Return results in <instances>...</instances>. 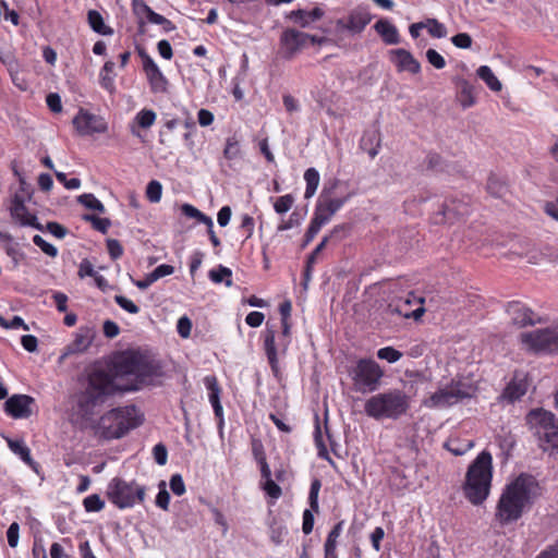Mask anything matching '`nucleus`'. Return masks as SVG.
<instances>
[{
  "mask_svg": "<svg viewBox=\"0 0 558 558\" xmlns=\"http://www.w3.org/2000/svg\"><path fill=\"white\" fill-rule=\"evenodd\" d=\"M538 490L536 478L521 473L504 488L497 502L495 519L501 526L518 521L524 509L533 504Z\"/></svg>",
  "mask_w": 558,
  "mask_h": 558,
  "instance_id": "f257e3e1",
  "label": "nucleus"
},
{
  "mask_svg": "<svg viewBox=\"0 0 558 558\" xmlns=\"http://www.w3.org/2000/svg\"><path fill=\"white\" fill-rule=\"evenodd\" d=\"M160 375V365L138 350H126L112 361L113 378H129L121 391H136L153 377Z\"/></svg>",
  "mask_w": 558,
  "mask_h": 558,
  "instance_id": "f03ea898",
  "label": "nucleus"
},
{
  "mask_svg": "<svg viewBox=\"0 0 558 558\" xmlns=\"http://www.w3.org/2000/svg\"><path fill=\"white\" fill-rule=\"evenodd\" d=\"M121 387L114 381L111 374L101 368H94L87 375L84 390L80 393L77 408L83 417L89 418L95 414V409L102 405L107 399Z\"/></svg>",
  "mask_w": 558,
  "mask_h": 558,
  "instance_id": "7ed1b4c3",
  "label": "nucleus"
},
{
  "mask_svg": "<svg viewBox=\"0 0 558 558\" xmlns=\"http://www.w3.org/2000/svg\"><path fill=\"white\" fill-rule=\"evenodd\" d=\"M493 456L487 450L480 452L468 466L463 493L472 505H482L488 498L493 481Z\"/></svg>",
  "mask_w": 558,
  "mask_h": 558,
  "instance_id": "20e7f679",
  "label": "nucleus"
},
{
  "mask_svg": "<svg viewBox=\"0 0 558 558\" xmlns=\"http://www.w3.org/2000/svg\"><path fill=\"white\" fill-rule=\"evenodd\" d=\"M143 417L135 405L111 409L93 426L95 435L104 440L120 439L142 425Z\"/></svg>",
  "mask_w": 558,
  "mask_h": 558,
  "instance_id": "39448f33",
  "label": "nucleus"
},
{
  "mask_svg": "<svg viewBox=\"0 0 558 558\" xmlns=\"http://www.w3.org/2000/svg\"><path fill=\"white\" fill-rule=\"evenodd\" d=\"M410 408V398L400 389H389L368 398L364 403V412L376 421L384 418L398 420Z\"/></svg>",
  "mask_w": 558,
  "mask_h": 558,
  "instance_id": "423d86ee",
  "label": "nucleus"
},
{
  "mask_svg": "<svg viewBox=\"0 0 558 558\" xmlns=\"http://www.w3.org/2000/svg\"><path fill=\"white\" fill-rule=\"evenodd\" d=\"M525 424L544 450L558 452V417L553 412L532 409L525 415Z\"/></svg>",
  "mask_w": 558,
  "mask_h": 558,
  "instance_id": "0eeeda50",
  "label": "nucleus"
},
{
  "mask_svg": "<svg viewBox=\"0 0 558 558\" xmlns=\"http://www.w3.org/2000/svg\"><path fill=\"white\" fill-rule=\"evenodd\" d=\"M146 495L145 486L135 481L126 482L121 477H113L107 487L108 499L119 509L132 508L136 502H143Z\"/></svg>",
  "mask_w": 558,
  "mask_h": 558,
  "instance_id": "6e6552de",
  "label": "nucleus"
},
{
  "mask_svg": "<svg viewBox=\"0 0 558 558\" xmlns=\"http://www.w3.org/2000/svg\"><path fill=\"white\" fill-rule=\"evenodd\" d=\"M353 390L361 393L374 392L378 389L384 371L372 359H360L350 371Z\"/></svg>",
  "mask_w": 558,
  "mask_h": 558,
  "instance_id": "1a4fd4ad",
  "label": "nucleus"
},
{
  "mask_svg": "<svg viewBox=\"0 0 558 558\" xmlns=\"http://www.w3.org/2000/svg\"><path fill=\"white\" fill-rule=\"evenodd\" d=\"M475 393V387L463 380L452 379L444 388H439L424 401L427 408L445 409L461 400L470 399Z\"/></svg>",
  "mask_w": 558,
  "mask_h": 558,
  "instance_id": "9d476101",
  "label": "nucleus"
},
{
  "mask_svg": "<svg viewBox=\"0 0 558 558\" xmlns=\"http://www.w3.org/2000/svg\"><path fill=\"white\" fill-rule=\"evenodd\" d=\"M339 181L335 180L330 189L325 187L320 194V198L316 204L314 218L322 225L330 221L331 217L348 202L350 194L343 197H329L331 191L338 185Z\"/></svg>",
  "mask_w": 558,
  "mask_h": 558,
  "instance_id": "9b49d317",
  "label": "nucleus"
},
{
  "mask_svg": "<svg viewBox=\"0 0 558 558\" xmlns=\"http://www.w3.org/2000/svg\"><path fill=\"white\" fill-rule=\"evenodd\" d=\"M310 34L301 32L293 27L282 31L279 38V53L282 59L290 61L295 58L304 48L307 47Z\"/></svg>",
  "mask_w": 558,
  "mask_h": 558,
  "instance_id": "f8f14e48",
  "label": "nucleus"
},
{
  "mask_svg": "<svg viewBox=\"0 0 558 558\" xmlns=\"http://www.w3.org/2000/svg\"><path fill=\"white\" fill-rule=\"evenodd\" d=\"M522 342L535 352H557L556 328L537 329L521 335Z\"/></svg>",
  "mask_w": 558,
  "mask_h": 558,
  "instance_id": "ddd939ff",
  "label": "nucleus"
},
{
  "mask_svg": "<svg viewBox=\"0 0 558 558\" xmlns=\"http://www.w3.org/2000/svg\"><path fill=\"white\" fill-rule=\"evenodd\" d=\"M75 130L82 136L101 134L107 132L108 124L100 116L94 114L83 108H80L72 121Z\"/></svg>",
  "mask_w": 558,
  "mask_h": 558,
  "instance_id": "4468645a",
  "label": "nucleus"
},
{
  "mask_svg": "<svg viewBox=\"0 0 558 558\" xmlns=\"http://www.w3.org/2000/svg\"><path fill=\"white\" fill-rule=\"evenodd\" d=\"M530 383L527 374L515 371L513 377L498 397V401L512 404L521 400V398L527 392Z\"/></svg>",
  "mask_w": 558,
  "mask_h": 558,
  "instance_id": "2eb2a0df",
  "label": "nucleus"
},
{
  "mask_svg": "<svg viewBox=\"0 0 558 558\" xmlns=\"http://www.w3.org/2000/svg\"><path fill=\"white\" fill-rule=\"evenodd\" d=\"M28 201L22 198L21 193H15L11 201L10 215L12 219L22 227H32L36 230L44 231L43 225L35 215L28 213L25 204Z\"/></svg>",
  "mask_w": 558,
  "mask_h": 558,
  "instance_id": "dca6fc26",
  "label": "nucleus"
},
{
  "mask_svg": "<svg viewBox=\"0 0 558 558\" xmlns=\"http://www.w3.org/2000/svg\"><path fill=\"white\" fill-rule=\"evenodd\" d=\"M35 399L28 395L16 393L7 398L3 408L4 412L12 418H28L33 414L32 405Z\"/></svg>",
  "mask_w": 558,
  "mask_h": 558,
  "instance_id": "f3484780",
  "label": "nucleus"
},
{
  "mask_svg": "<svg viewBox=\"0 0 558 558\" xmlns=\"http://www.w3.org/2000/svg\"><path fill=\"white\" fill-rule=\"evenodd\" d=\"M320 487L322 483L318 478L312 481L308 493V504L311 509H305L303 511L302 531L305 535L312 533L315 522L314 512L317 513L319 511L318 494Z\"/></svg>",
  "mask_w": 558,
  "mask_h": 558,
  "instance_id": "a211bd4d",
  "label": "nucleus"
},
{
  "mask_svg": "<svg viewBox=\"0 0 558 558\" xmlns=\"http://www.w3.org/2000/svg\"><path fill=\"white\" fill-rule=\"evenodd\" d=\"M97 331L94 326H81L74 335L73 341L66 345L65 354L83 353L94 342Z\"/></svg>",
  "mask_w": 558,
  "mask_h": 558,
  "instance_id": "6ab92c4d",
  "label": "nucleus"
},
{
  "mask_svg": "<svg viewBox=\"0 0 558 558\" xmlns=\"http://www.w3.org/2000/svg\"><path fill=\"white\" fill-rule=\"evenodd\" d=\"M391 62L397 66L399 72L408 71L412 74L421 72V63L413 57V54L403 49H392L389 51Z\"/></svg>",
  "mask_w": 558,
  "mask_h": 558,
  "instance_id": "aec40b11",
  "label": "nucleus"
},
{
  "mask_svg": "<svg viewBox=\"0 0 558 558\" xmlns=\"http://www.w3.org/2000/svg\"><path fill=\"white\" fill-rule=\"evenodd\" d=\"M371 17L366 12L352 11L347 20L339 19L336 23L338 31H349L353 34L361 33L369 23Z\"/></svg>",
  "mask_w": 558,
  "mask_h": 558,
  "instance_id": "412c9836",
  "label": "nucleus"
},
{
  "mask_svg": "<svg viewBox=\"0 0 558 558\" xmlns=\"http://www.w3.org/2000/svg\"><path fill=\"white\" fill-rule=\"evenodd\" d=\"M512 323L519 327L534 325L533 312L519 301L509 302L506 308Z\"/></svg>",
  "mask_w": 558,
  "mask_h": 558,
  "instance_id": "4be33fe9",
  "label": "nucleus"
},
{
  "mask_svg": "<svg viewBox=\"0 0 558 558\" xmlns=\"http://www.w3.org/2000/svg\"><path fill=\"white\" fill-rule=\"evenodd\" d=\"M276 330L267 326L264 338V350L270 365V368L275 376L279 373L278 355L276 348Z\"/></svg>",
  "mask_w": 558,
  "mask_h": 558,
  "instance_id": "5701e85b",
  "label": "nucleus"
},
{
  "mask_svg": "<svg viewBox=\"0 0 558 558\" xmlns=\"http://www.w3.org/2000/svg\"><path fill=\"white\" fill-rule=\"evenodd\" d=\"M8 446L13 453L19 456L21 460L27 464L35 473L39 474L40 464L35 461L31 454V449L23 440H8Z\"/></svg>",
  "mask_w": 558,
  "mask_h": 558,
  "instance_id": "b1692460",
  "label": "nucleus"
},
{
  "mask_svg": "<svg viewBox=\"0 0 558 558\" xmlns=\"http://www.w3.org/2000/svg\"><path fill=\"white\" fill-rule=\"evenodd\" d=\"M386 45H398L401 41L398 28L388 20H379L374 25Z\"/></svg>",
  "mask_w": 558,
  "mask_h": 558,
  "instance_id": "393cba45",
  "label": "nucleus"
},
{
  "mask_svg": "<svg viewBox=\"0 0 558 558\" xmlns=\"http://www.w3.org/2000/svg\"><path fill=\"white\" fill-rule=\"evenodd\" d=\"M380 134L376 130H367L363 133L360 140V148L368 154L374 159L379 151Z\"/></svg>",
  "mask_w": 558,
  "mask_h": 558,
  "instance_id": "a878e982",
  "label": "nucleus"
},
{
  "mask_svg": "<svg viewBox=\"0 0 558 558\" xmlns=\"http://www.w3.org/2000/svg\"><path fill=\"white\" fill-rule=\"evenodd\" d=\"M454 83L459 89L457 98L460 105L464 109L472 107L475 104L472 84L463 77H456Z\"/></svg>",
  "mask_w": 558,
  "mask_h": 558,
  "instance_id": "bb28decb",
  "label": "nucleus"
},
{
  "mask_svg": "<svg viewBox=\"0 0 558 558\" xmlns=\"http://www.w3.org/2000/svg\"><path fill=\"white\" fill-rule=\"evenodd\" d=\"M146 77L150 87V92L154 94H166L168 93L169 81L160 71L156 69L146 73Z\"/></svg>",
  "mask_w": 558,
  "mask_h": 558,
  "instance_id": "cd10ccee",
  "label": "nucleus"
},
{
  "mask_svg": "<svg viewBox=\"0 0 558 558\" xmlns=\"http://www.w3.org/2000/svg\"><path fill=\"white\" fill-rule=\"evenodd\" d=\"M87 22L89 27L99 35L111 36L113 34V28L106 25L102 15L97 10L87 12Z\"/></svg>",
  "mask_w": 558,
  "mask_h": 558,
  "instance_id": "c85d7f7f",
  "label": "nucleus"
},
{
  "mask_svg": "<svg viewBox=\"0 0 558 558\" xmlns=\"http://www.w3.org/2000/svg\"><path fill=\"white\" fill-rule=\"evenodd\" d=\"M314 441L315 446L318 450V457L323 460H326L331 466H336L335 461L330 458L327 447L324 442L319 418L316 415L315 417V430H314Z\"/></svg>",
  "mask_w": 558,
  "mask_h": 558,
  "instance_id": "c756f323",
  "label": "nucleus"
},
{
  "mask_svg": "<svg viewBox=\"0 0 558 558\" xmlns=\"http://www.w3.org/2000/svg\"><path fill=\"white\" fill-rule=\"evenodd\" d=\"M477 76L485 82V84L493 92H500L502 88L501 82L497 78V76L493 73L492 69L488 65H481L476 71Z\"/></svg>",
  "mask_w": 558,
  "mask_h": 558,
  "instance_id": "7c9ffc66",
  "label": "nucleus"
},
{
  "mask_svg": "<svg viewBox=\"0 0 558 558\" xmlns=\"http://www.w3.org/2000/svg\"><path fill=\"white\" fill-rule=\"evenodd\" d=\"M304 180L306 182L304 197L308 199L315 194L318 187L320 180L319 172L315 168H308L304 172Z\"/></svg>",
  "mask_w": 558,
  "mask_h": 558,
  "instance_id": "2f4dec72",
  "label": "nucleus"
},
{
  "mask_svg": "<svg viewBox=\"0 0 558 558\" xmlns=\"http://www.w3.org/2000/svg\"><path fill=\"white\" fill-rule=\"evenodd\" d=\"M232 270L226 266L219 265L209 271V278L215 283H221L225 280L227 287L232 286Z\"/></svg>",
  "mask_w": 558,
  "mask_h": 558,
  "instance_id": "473e14b6",
  "label": "nucleus"
},
{
  "mask_svg": "<svg viewBox=\"0 0 558 558\" xmlns=\"http://www.w3.org/2000/svg\"><path fill=\"white\" fill-rule=\"evenodd\" d=\"M132 9L134 14L140 19L138 21V33H145V22L143 21V16H146L149 10L151 9L144 0H133Z\"/></svg>",
  "mask_w": 558,
  "mask_h": 558,
  "instance_id": "72a5a7b5",
  "label": "nucleus"
},
{
  "mask_svg": "<svg viewBox=\"0 0 558 558\" xmlns=\"http://www.w3.org/2000/svg\"><path fill=\"white\" fill-rule=\"evenodd\" d=\"M132 9L134 14L140 19L138 21V33H145V22L143 21V16H146L149 10L151 9L144 0H133Z\"/></svg>",
  "mask_w": 558,
  "mask_h": 558,
  "instance_id": "f704fd0d",
  "label": "nucleus"
},
{
  "mask_svg": "<svg viewBox=\"0 0 558 558\" xmlns=\"http://www.w3.org/2000/svg\"><path fill=\"white\" fill-rule=\"evenodd\" d=\"M77 202L88 209L105 213L104 204L92 193H84L77 197Z\"/></svg>",
  "mask_w": 558,
  "mask_h": 558,
  "instance_id": "c9c22d12",
  "label": "nucleus"
},
{
  "mask_svg": "<svg viewBox=\"0 0 558 558\" xmlns=\"http://www.w3.org/2000/svg\"><path fill=\"white\" fill-rule=\"evenodd\" d=\"M343 526H344V521L343 520L339 521L338 523H336L332 526V529L329 531V533H328V535L326 537V541H325V544H324V548L337 549L338 541H339V537L342 534Z\"/></svg>",
  "mask_w": 558,
  "mask_h": 558,
  "instance_id": "e433bc0d",
  "label": "nucleus"
},
{
  "mask_svg": "<svg viewBox=\"0 0 558 558\" xmlns=\"http://www.w3.org/2000/svg\"><path fill=\"white\" fill-rule=\"evenodd\" d=\"M205 386L208 390V399L210 403L220 401L221 389L216 376H206L204 378Z\"/></svg>",
  "mask_w": 558,
  "mask_h": 558,
  "instance_id": "4c0bfd02",
  "label": "nucleus"
},
{
  "mask_svg": "<svg viewBox=\"0 0 558 558\" xmlns=\"http://www.w3.org/2000/svg\"><path fill=\"white\" fill-rule=\"evenodd\" d=\"M241 148L240 143L236 138V136H230L226 141V146L223 149V156L228 160H233L240 156Z\"/></svg>",
  "mask_w": 558,
  "mask_h": 558,
  "instance_id": "58836bf2",
  "label": "nucleus"
},
{
  "mask_svg": "<svg viewBox=\"0 0 558 558\" xmlns=\"http://www.w3.org/2000/svg\"><path fill=\"white\" fill-rule=\"evenodd\" d=\"M83 506L86 512H99L105 507V501L98 494H92L83 500Z\"/></svg>",
  "mask_w": 558,
  "mask_h": 558,
  "instance_id": "ea45409f",
  "label": "nucleus"
},
{
  "mask_svg": "<svg viewBox=\"0 0 558 558\" xmlns=\"http://www.w3.org/2000/svg\"><path fill=\"white\" fill-rule=\"evenodd\" d=\"M83 219L85 221H89L95 230L104 234L108 232V229L111 226V220L109 218H100L95 215H84Z\"/></svg>",
  "mask_w": 558,
  "mask_h": 558,
  "instance_id": "a19ab883",
  "label": "nucleus"
},
{
  "mask_svg": "<svg viewBox=\"0 0 558 558\" xmlns=\"http://www.w3.org/2000/svg\"><path fill=\"white\" fill-rule=\"evenodd\" d=\"M135 120L141 128L148 129L155 123L156 113L151 109H143L136 114Z\"/></svg>",
  "mask_w": 558,
  "mask_h": 558,
  "instance_id": "79ce46f5",
  "label": "nucleus"
},
{
  "mask_svg": "<svg viewBox=\"0 0 558 558\" xmlns=\"http://www.w3.org/2000/svg\"><path fill=\"white\" fill-rule=\"evenodd\" d=\"M162 185L157 180H151L146 187L147 199L151 203H158L161 198Z\"/></svg>",
  "mask_w": 558,
  "mask_h": 558,
  "instance_id": "37998d69",
  "label": "nucleus"
},
{
  "mask_svg": "<svg viewBox=\"0 0 558 558\" xmlns=\"http://www.w3.org/2000/svg\"><path fill=\"white\" fill-rule=\"evenodd\" d=\"M487 191L495 197H501L506 193L507 186L496 177H489L487 180Z\"/></svg>",
  "mask_w": 558,
  "mask_h": 558,
  "instance_id": "c03bdc74",
  "label": "nucleus"
},
{
  "mask_svg": "<svg viewBox=\"0 0 558 558\" xmlns=\"http://www.w3.org/2000/svg\"><path fill=\"white\" fill-rule=\"evenodd\" d=\"M293 204L294 197L291 194H286L276 199L274 209L277 214H284L291 209Z\"/></svg>",
  "mask_w": 558,
  "mask_h": 558,
  "instance_id": "a18cd8bd",
  "label": "nucleus"
},
{
  "mask_svg": "<svg viewBox=\"0 0 558 558\" xmlns=\"http://www.w3.org/2000/svg\"><path fill=\"white\" fill-rule=\"evenodd\" d=\"M377 356L378 359L386 360L389 363H396L402 357V352L392 347H385L377 351Z\"/></svg>",
  "mask_w": 558,
  "mask_h": 558,
  "instance_id": "49530a36",
  "label": "nucleus"
},
{
  "mask_svg": "<svg viewBox=\"0 0 558 558\" xmlns=\"http://www.w3.org/2000/svg\"><path fill=\"white\" fill-rule=\"evenodd\" d=\"M323 226L324 225H322L314 217L312 218L311 223L304 234L302 247H306L314 240V238L317 235Z\"/></svg>",
  "mask_w": 558,
  "mask_h": 558,
  "instance_id": "de8ad7c7",
  "label": "nucleus"
},
{
  "mask_svg": "<svg viewBox=\"0 0 558 558\" xmlns=\"http://www.w3.org/2000/svg\"><path fill=\"white\" fill-rule=\"evenodd\" d=\"M33 242L48 256L56 257L58 255V248L51 243H48L43 236L38 234L34 235Z\"/></svg>",
  "mask_w": 558,
  "mask_h": 558,
  "instance_id": "09e8293b",
  "label": "nucleus"
},
{
  "mask_svg": "<svg viewBox=\"0 0 558 558\" xmlns=\"http://www.w3.org/2000/svg\"><path fill=\"white\" fill-rule=\"evenodd\" d=\"M349 230L350 226L347 223L337 225L332 228L329 234L325 235L323 239H327V243L330 241L339 242L345 236Z\"/></svg>",
  "mask_w": 558,
  "mask_h": 558,
  "instance_id": "8fccbe9b",
  "label": "nucleus"
},
{
  "mask_svg": "<svg viewBox=\"0 0 558 558\" xmlns=\"http://www.w3.org/2000/svg\"><path fill=\"white\" fill-rule=\"evenodd\" d=\"M106 246L108 254L112 260H117L122 257L124 250L119 240L108 239L106 241Z\"/></svg>",
  "mask_w": 558,
  "mask_h": 558,
  "instance_id": "3c124183",
  "label": "nucleus"
},
{
  "mask_svg": "<svg viewBox=\"0 0 558 558\" xmlns=\"http://www.w3.org/2000/svg\"><path fill=\"white\" fill-rule=\"evenodd\" d=\"M428 25V33L430 36L435 38H444L447 36V28L446 26L438 22L436 19H428L427 20Z\"/></svg>",
  "mask_w": 558,
  "mask_h": 558,
  "instance_id": "603ef678",
  "label": "nucleus"
},
{
  "mask_svg": "<svg viewBox=\"0 0 558 558\" xmlns=\"http://www.w3.org/2000/svg\"><path fill=\"white\" fill-rule=\"evenodd\" d=\"M158 486H159V492H158V494L156 496V500H155L156 506L161 508L162 510H168L169 502H170V494L166 489L165 481H161Z\"/></svg>",
  "mask_w": 558,
  "mask_h": 558,
  "instance_id": "864d4df0",
  "label": "nucleus"
},
{
  "mask_svg": "<svg viewBox=\"0 0 558 558\" xmlns=\"http://www.w3.org/2000/svg\"><path fill=\"white\" fill-rule=\"evenodd\" d=\"M252 454L257 463L266 460V452L263 441L257 437L251 438Z\"/></svg>",
  "mask_w": 558,
  "mask_h": 558,
  "instance_id": "5fc2aeb1",
  "label": "nucleus"
},
{
  "mask_svg": "<svg viewBox=\"0 0 558 558\" xmlns=\"http://www.w3.org/2000/svg\"><path fill=\"white\" fill-rule=\"evenodd\" d=\"M410 298H412V302H417L420 306L413 311H408V314H405V318H413L414 320H420L421 317L426 312L424 304V298L415 296L413 292L409 294Z\"/></svg>",
  "mask_w": 558,
  "mask_h": 558,
  "instance_id": "6e6d98bb",
  "label": "nucleus"
},
{
  "mask_svg": "<svg viewBox=\"0 0 558 558\" xmlns=\"http://www.w3.org/2000/svg\"><path fill=\"white\" fill-rule=\"evenodd\" d=\"M290 20L299 24L301 27L306 28L311 25V22L307 16V11L303 9H298L291 11L288 15Z\"/></svg>",
  "mask_w": 558,
  "mask_h": 558,
  "instance_id": "4d7b16f0",
  "label": "nucleus"
},
{
  "mask_svg": "<svg viewBox=\"0 0 558 558\" xmlns=\"http://www.w3.org/2000/svg\"><path fill=\"white\" fill-rule=\"evenodd\" d=\"M426 59L435 69L441 70L446 66L444 57L433 48L426 51Z\"/></svg>",
  "mask_w": 558,
  "mask_h": 558,
  "instance_id": "13d9d810",
  "label": "nucleus"
},
{
  "mask_svg": "<svg viewBox=\"0 0 558 558\" xmlns=\"http://www.w3.org/2000/svg\"><path fill=\"white\" fill-rule=\"evenodd\" d=\"M136 49L138 56L142 59L145 74L159 68L144 48L137 47Z\"/></svg>",
  "mask_w": 558,
  "mask_h": 558,
  "instance_id": "bf43d9fd",
  "label": "nucleus"
},
{
  "mask_svg": "<svg viewBox=\"0 0 558 558\" xmlns=\"http://www.w3.org/2000/svg\"><path fill=\"white\" fill-rule=\"evenodd\" d=\"M263 489L269 497L275 500L279 499L282 495L281 487L275 481H272V478L265 481Z\"/></svg>",
  "mask_w": 558,
  "mask_h": 558,
  "instance_id": "052dcab7",
  "label": "nucleus"
},
{
  "mask_svg": "<svg viewBox=\"0 0 558 558\" xmlns=\"http://www.w3.org/2000/svg\"><path fill=\"white\" fill-rule=\"evenodd\" d=\"M153 456H154L155 462L158 465H165L168 461L167 447L162 442L155 445L153 448Z\"/></svg>",
  "mask_w": 558,
  "mask_h": 558,
  "instance_id": "680f3d73",
  "label": "nucleus"
},
{
  "mask_svg": "<svg viewBox=\"0 0 558 558\" xmlns=\"http://www.w3.org/2000/svg\"><path fill=\"white\" fill-rule=\"evenodd\" d=\"M170 489L177 496H182L185 493V484L181 474H173L170 478Z\"/></svg>",
  "mask_w": 558,
  "mask_h": 558,
  "instance_id": "e2e57ef3",
  "label": "nucleus"
},
{
  "mask_svg": "<svg viewBox=\"0 0 558 558\" xmlns=\"http://www.w3.org/2000/svg\"><path fill=\"white\" fill-rule=\"evenodd\" d=\"M114 301L121 308L130 314L140 313V307L124 295H116Z\"/></svg>",
  "mask_w": 558,
  "mask_h": 558,
  "instance_id": "0e129e2a",
  "label": "nucleus"
},
{
  "mask_svg": "<svg viewBox=\"0 0 558 558\" xmlns=\"http://www.w3.org/2000/svg\"><path fill=\"white\" fill-rule=\"evenodd\" d=\"M57 180L64 185L68 190H76L81 186V180L78 178L68 179L64 172L54 171Z\"/></svg>",
  "mask_w": 558,
  "mask_h": 558,
  "instance_id": "69168bd1",
  "label": "nucleus"
},
{
  "mask_svg": "<svg viewBox=\"0 0 558 558\" xmlns=\"http://www.w3.org/2000/svg\"><path fill=\"white\" fill-rule=\"evenodd\" d=\"M451 43L461 49H468L472 46V37L468 33H459L451 37Z\"/></svg>",
  "mask_w": 558,
  "mask_h": 558,
  "instance_id": "338daca9",
  "label": "nucleus"
},
{
  "mask_svg": "<svg viewBox=\"0 0 558 558\" xmlns=\"http://www.w3.org/2000/svg\"><path fill=\"white\" fill-rule=\"evenodd\" d=\"M45 229L58 239H63L68 234V229L57 221L47 222Z\"/></svg>",
  "mask_w": 558,
  "mask_h": 558,
  "instance_id": "774afa93",
  "label": "nucleus"
}]
</instances>
